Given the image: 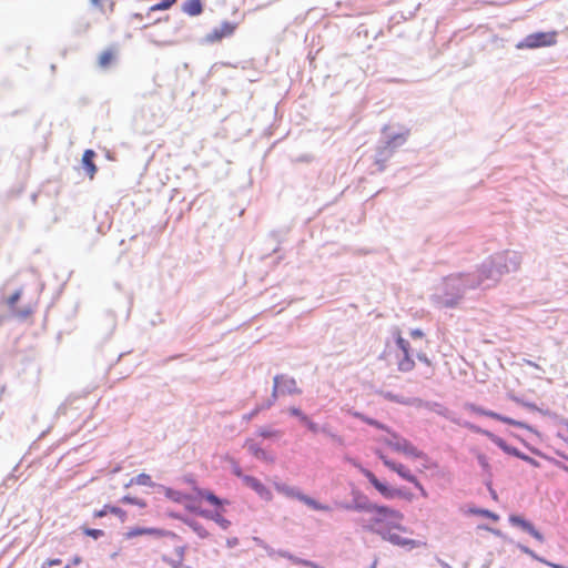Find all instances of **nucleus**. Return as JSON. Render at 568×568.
I'll use <instances>...</instances> for the list:
<instances>
[{"label":"nucleus","instance_id":"f257e3e1","mask_svg":"<svg viewBox=\"0 0 568 568\" xmlns=\"http://www.w3.org/2000/svg\"><path fill=\"white\" fill-rule=\"evenodd\" d=\"M169 538L162 544V560L171 568H183L186 547L181 538L173 532L166 531Z\"/></svg>","mask_w":568,"mask_h":568},{"label":"nucleus","instance_id":"f03ea898","mask_svg":"<svg viewBox=\"0 0 568 568\" xmlns=\"http://www.w3.org/2000/svg\"><path fill=\"white\" fill-rule=\"evenodd\" d=\"M363 509L373 515L372 521L377 527V531L379 534L382 529H387L398 523H402L404 519V515L399 510L387 506L369 504L364 506Z\"/></svg>","mask_w":568,"mask_h":568},{"label":"nucleus","instance_id":"7ed1b4c3","mask_svg":"<svg viewBox=\"0 0 568 568\" xmlns=\"http://www.w3.org/2000/svg\"><path fill=\"white\" fill-rule=\"evenodd\" d=\"M557 42V32H536L528 34L525 39L516 44L519 50L523 49H537L541 47H550Z\"/></svg>","mask_w":568,"mask_h":568},{"label":"nucleus","instance_id":"20e7f679","mask_svg":"<svg viewBox=\"0 0 568 568\" xmlns=\"http://www.w3.org/2000/svg\"><path fill=\"white\" fill-rule=\"evenodd\" d=\"M406 528L400 525V523L381 530V536L392 542L393 545L408 548H417L420 546V542L400 535V532H405Z\"/></svg>","mask_w":568,"mask_h":568},{"label":"nucleus","instance_id":"39448f33","mask_svg":"<svg viewBox=\"0 0 568 568\" xmlns=\"http://www.w3.org/2000/svg\"><path fill=\"white\" fill-rule=\"evenodd\" d=\"M389 436L381 437L378 440L394 449L395 452L403 453L407 456L419 457L420 452L412 445L407 439L397 436L394 433L387 432Z\"/></svg>","mask_w":568,"mask_h":568},{"label":"nucleus","instance_id":"423d86ee","mask_svg":"<svg viewBox=\"0 0 568 568\" xmlns=\"http://www.w3.org/2000/svg\"><path fill=\"white\" fill-rule=\"evenodd\" d=\"M22 290H17L13 292L10 296H8L4 300V304L8 307V310L11 312L12 316L16 317L19 321H27L29 320L34 311H36V304L33 305H27L24 307H17V303L21 298Z\"/></svg>","mask_w":568,"mask_h":568},{"label":"nucleus","instance_id":"0eeeda50","mask_svg":"<svg viewBox=\"0 0 568 568\" xmlns=\"http://www.w3.org/2000/svg\"><path fill=\"white\" fill-rule=\"evenodd\" d=\"M302 390L298 388L296 381L293 377H288L285 375H277L274 377V387L272 392V397L275 399L278 394L281 395H292V394H301Z\"/></svg>","mask_w":568,"mask_h":568},{"label":"nucleus","instance_id":"6e6552de","mask_svg":"<svg viewBox=\"0 0 568 568\" xmlns=\"http://www.w3.org/2000/svg\"><path fill=\"white\" fill-rule=\"evenodd\" d=\"M377 454L386 467H388L390 470L397 473L402 478L406 479L407 481L414 484L417 487H420V484H419L418 479L416 478V476H414L406 466L390 460L381 452H377Z\"/></svg>","mask_w":568,"mask_h":568},{"label":"nucleus","instance_id":"1a4fd4ad","mask_svg":"<svg viewBox=\"0 0 568 568\" xmlns=\"http://www.w3.org/2000/svg\"><path fill=\"white\" fill-rule=\"evenodd\" d=\"M396 343L403 352V358L398 362V369L402 372L412 371L415 366V363L410 356L412 348L409 342L403 338L400 334H397Z\"/></svg>","mask_w":568,"mask_h":568},{"label":"nucleus","instance_id":"9d476101","mask_svg":"<svg viewBox=\"0 0 568 568\" xmlns=\"http://www.w3.org/2000/svg\"><path fill=\"white\" fill-rule=\"evenodd\" d=\"M236 28V23L224 21L206 34V41L210 43L219 42L224 38L231 37L235 32Z\"/></svg>","mask_w":568,"mask_h":568},{"label":"nucleus","instance_id":"9b49d317","mask_svg":"<svg viewBox=\"0 0 568 568\" xmlns=\"http://www.w3.org/2000/svg\"><path fill=\"white\" fill-rule=\"evenodd\" d=\"M509 523L513 526L519 527L526 532H528L531 537H534L537 541L544 542L545 538L544 536L534 527L531 523L526 520L519 515H510L509 516Z\"/></svg>","mask_w":568,"mask_h":568},{"label":"nucleus","instance_id":"f8f14e48","mask_svg":"<svg viewBox=\"0 0 568 568\" xmlns=\"http://www.w3.org/2000/svg\"><path fill=\"white\" fill-rule=\"evenodd\" d=\"M364 476L369 480V483L385 497V498H393L397 495H399V491L396 489H392L387 487L385 484L379 481L377 477L371 471L365 469L363 471Z\"/></svg>","mask_w":568,"mask_h":568},{"label":"nucleus","instance_id":"ddd939ff","mask_svg":"<svg viewBox=\"0 0 568 568\" xmlns=\"http://www.w3.org/2000/svg\"><path fill=\"white\" fill-rule=\"evenodd\" d=\"M244 447H246V449L257 459L271 464L274 463V457L266 450L262 449L253 439H246Z\"/></svg>","mask_w":568,"mask_h":568},{"label":"nucleus","instance_id":"4468645a","mask_svg":"<svg viewBox=\"0 0 568 568\" xmlns=\"http://www.w3.org/2000/svg\"><path fill=\"white\" fill-rule=\"evenodd\" d=\"M243 483L252 488L255 493H257L261 497L266 499L271 498V491L255 477L253 476H244Z\"/></svg>","mask_w":568,"mask_h":568},{"label":"nucleus","instance_id":"2eb2a0df","mask_svg":"<svg viewBox=\"0 0 568 568\" xmlns=\"http://www.w3.org/2000/svg\"><path fill=\"white\" fill-rule=\"evenodd\" d=\"M142 535L164 536V535H166V531L159 529V528H153V527H150V528L134 527V528L129 529L125 532V538L131 539V538L142 536Z\"/></svg>","mask_w":568,"mask_h":568},{"label":"nucleus","instance_id":"dca6fc26","mask_svg":"<svg viewBox=\"0 0 568 568\" xmlns=\"http://www.w3.org/2000/svg\"><path fill=\"white\" fill-rule=\"evenodd\" d=\"M95 158V152L93 150H85L82 155V164L88 174V176L92 180L98 171L97 165L93 160Z\"/></svg>","mask_w":568,"mask_h":568},{"label":"nucleus","instance_id":"f3484780","mask_svg":"<svg viewBox=\"0 0 568 568\" xmlns=\"http://www.w3.org/2000/svg\"><path fill=\"white\" fill-rule=\"evenodd\" d=\"M467 408L470 412H473V413H475L477 415L487 416V417H490L493 419H497V420L504 422L506 424H514V422L510 418L501 416V415H499V414H497V413H495L493 410H486V409H484V408H481L479 406H476L474 404L467 405Z\"/></svg>","mask_w":568,"mask_h":568},{"label":"nucleus","instance_id":"a211bd4d","mask_svg":"<svg viewBox=\"0 0 568 568\" xmlns=\"http://www.w3.org/2000/svg\"><path fill=\"white\" fill-rule=\"evenodd\" d=\"M182 11L190 17L200 16L203 12V4L201 0H186L182 4Z\"/></svg>","mask_w":568,"mask_h":568},{"label":"nucleus","instance_id":"6ab92c4d","mask_svg":"<svg viewBox=\"0 0 568 568\" xmlns=\"http://www.w3.org/2000/svg\"><path fill=\"white\" fill-rule=\"evenodd\" d=\"M116 59V51L114 49H106L102 51L98 58V64L101 69H108Z\"/></svg>","mask_w":568,"mask_h":568},{"label":"nucleus","instance_id":"aec40b11","mask_svg":"<svg viewBox=\"0 0 568 568\" xmlns=\"http://www.w3.org/2000/svg\"><path fill=\"white\" fill-rule=\"evenodd\" d=\"M108 514L115 515L119 518H121L122 520H124L126 517V513L123 509L115 507V506H110V505H105L102 509L95 510L93 516L95 518H102V517L106 516Z\"/></svg>","mask_w":568,"mask_h":568},{"label":"nucleus","instance_id":"412c9836","mask_svg":"<svg viewBox=\"0 0 568 568\" xmlns=\"http://www.w3.org/2000/svg\"><path fill=\"white\" fill-rule=\"evenodd\" d=\"M301 501H303L305 505H307L308 507H311L315 510H323V511L329 510L328 506L322 505L318 501H316L315 499H313L306 495H303V497H301Z\"/></svg>","mask_w":568,"mask_h":568},{"label":"nucleus","instance_id":"4be33fe9","mask_svg":"<svg viewBox=\"0 0 568 568\" xmlns=\"http://www.w3.org/2000/svg\"><path fill=\"white\" fill-rule=\"evenodd\" d=\"M131 484L139 485V486H153L151 476L148 474H139L134 478L131 479Z\"/></svg>","mask_w":568,"mask_h":568},{"label":"nucleus","instance_id":"5701e85b","mask_svg":"<svg viewBox=\"0 0 568 568\" xmlns=\"http://www.w3.org/2000/svg\"><path fill=\"white\" fill-rule=\"evenodd\" d=\"M278 491L284 494L287 497L296 498L298 500H301V497H303V495H304L298 489H296L294 487H290V486L278 487Z\"/></svg>","mask_w":568,"mask_h":568},{"label":"nucleus","instance_id":"b1692460","mask_svg":"<svg viewBox=\"0 0 568 568\" xmlns=\"http://www.w3.org/2000/svg\"><path fill=\"white\" fill-rule=\"evenodd\" d=\"M353 415H354L355 417H357V418L362 419L363 422H365L366 424H368V425H371V426H374V427H376V428H379V429H383V430L388 432V428H387L385 425L381 424L379 422H377V420H375V419H372V418H369V417H366V416H364V415H363V414H361V413H354Z\"/></svg>","mask_w":568,"mask_h":568},{"label":"nucleus","instance_id":"393cba45","mask_svg":"<svg viewBox=\"0 0 568 568\" xmlns=\"http://www.w3.org/2000/svg\"><path fill=\"white\" fill-rule=\"evenodd\" d=\"M175 2H176V0H162L159 3H155V4L151 6L150 7V11H164V10H169Z\"/></svg>","mask_w":568,"mask_h":568},{"label":"nucleus","instance_id":"a878e982","mask_svg":"<svg viewBox=\"0 0 568 568\" xmlns=\"http://www.w3.org/2000/svg\"><path fill=\"white\" fill-rule=\"evenodd\" d=\"M164 495L166 498L181 503L183 500V494L179 490H174L172 488H164Z\"/></svg>","mask_w":568,"mask_h":568},{"label":"nucleus","instance_id":"bb28decb","mask_svg":"<svg viewBox=\"0 0 568 568\" xmlns=\"http://www.w3.org/2000/svg\"><path fill=\"white\" fill-rule=\"evenodd\" d=\"M200 496L214 506H220L222 504L219 497L209 490L201 491Z\"/></svg>","mask_w":568,"mask_h":568},{"label":"nucleus","instance_id":"cd10ccee","mask_svg":"<svg viewBox=\"0 0 568 568\" xmlns=\"http://www.w3.org/2000/svg\"><path fill=\"white\" fill-rule=\"evenodd\" d=\"M81 529L85 536L91 537L93 539H99L104 536V531L101 529H93L88 527H82Z\"/></svg>","mask_w":568,"mask_h":568},{"label":"nucleus","instance_id":"c85d7f7f","mask_svg":"<svg viewBox=\"0 0 568 568\" xmlns=\"http://www.w3.org/2000/svg\"><path fill=\"white\" fill-rule=\"evenodd\" d=\"M527 554H529L532 558L537 559L538 561H540L541 564L548 566V567H551V568H568L564 565H560V564H556V562H551L545 558H540L538 556H536L532 551H529V550H526Z\"/></svg>","mask_w":568,"mask_h":568},{"label":"nucleus","instance_id":"c756f323","mask_svg":"<svg viewBox=\"0 0 568 568\" xmlns=\"http://www.w3.org/2000/svg\"><path fill=\"white\" fill-rule=\"evenodd\" d=\"M257 434L263 438H272L280 437L281 433L278 430L270 429V428H261Z\"/></svg>","mask_w":568,"mask_h":568},{"label":"nucleus","instance_id":"7c9ffc66","mask_svg":"<svg viewBox=\"0 0 568 568\" xmlns=\"http://www.w3.org/2000/svg\"><path fill=\"white\" fill-rule=\"evenodd\" d=\"M122 501L125 503V504L138 505L139 507H145L146 506V503L144 500L136 499V498L130 497V496H124L122 498Z\"/></svg>","mask_w":568,"mask_h":568},{"label":"nucleus","instance_id":"2f4dec72","mask_svg":"<svg viewBox=\"0 0 568 568\" xmlns=\"http://www.w3.org/2000/svg\"><path fill=\"white\" fill-rule=\"evenodd\" d=\"M290 559L296 565H302V566L310 567V568L316 567V564L313 561H310V560L301 559V558L293 557V556H291Z\"/></svg>","mask_w":568,"mask_h":568},{"label":"nucleus","instance_id":"473e14b6","mask_svg":"<svg viewBox=\"0 0 568 568\" xmlns=\"http://www.w3.org/2000/svg\"><path fill=\"white\" fill-rule=\"evenodd\" d=\"M302 423L305 424L312 433L318 432L317 424L312 422L307 416H302Z\"/></svg>","mask_w":568,"mask_h":568},{"label":"nucleus","instance_id":"72a5a7b5","mask_svg":"<svg viewBox=\"0 0 568 568\" xmlns=\"http://www.w3.org/2000/svg\"><path fill=\"white\" fill-rule=\"evenodd\" d=\"M477 514H479L484 517H487L489 519H493L494 521H497L499 519L498 515H496L489 510H486V509L477 510Z\"/></svg>","mask_w":568,"mask_h":568},{"label":"nucleus","instance_id":"f704fd0d","mask_svg":"<svg viewBox=\"0 0 568 568\" xmlns=\"http://www.w3.org/2000/svg\"><path fill=\"white\" fill-rule=\"evenodd\" d=\"M478 462L480 464V466L485 469V470H489V463H488V459L486 456L484 455H479L478 456Z\"/></svg>","mask_w":568,"mask_h":568},{"label":"nucleus","instance_id":"c9c22d12","mask_svg":"<svg viewBox=\"0 0 568 568\" xmlns=\"http://www.w3.org/2000/svg\"><path fill=\"white\" fill-rule=\"evenodd\" d=\"M61 565V559L59 558H55V559H48L47 561L43 562L42 565V568H45L47 566H59Z\"/></svg>","mask_w":568,"mask_h":568},{"label":"nucleus","instance_id":"e433bc0d","mask_svg":"<svg viewBox=\"0 0 568 568\" xmlns=\"http://www.w3.org/2000/svg\"><path fill=\"white\" fill-rule=\"evenodd\" d=\"M290 414L293 415V416H296L298 417L301 420H302V416H306L305 414H303L298 408L296 407H291L288 409Z\"/></svg>","mask_w":568,"mask_h":568},{"label":"nucleus","instance_id":"4c0bfd02","mask_svg":"<svg viewBox=\"0 0 568 568\" xmlns=\"http://www.w3.org/2000/svg\"><path fill=\"white\" fill-rule=\"evenodd\" d=\"M410 336H412L414 339H420V341H422V339H423V337H424V334H423V332H422V331H419V329H414V331H412V332H410Z\"/></svg>","mask_w":568,"mask_h":568},{"label":"nucleus","instance_id":"58836bf2","mask_svg":"<svg viewBox=\"0 0 568 568\" xmlns=\"http://www.w3.org/2000/svg\"><path fill=\"white\" fill-rule=\"evenodd\" d=\"M524 362H525L526 365H528L530 367H534V368L539 369V371H544L537 363H535L532 361L525 359Z\"/></svg>","mask_w":568,"mask_h":568},{"label":"nucleus","instance_id":"ea45409f","mask_svg":"<svg viewBox=\"0 0 568 568\" xmlns=\"http://www.w3.org/2000/svg\"><path fill=\"white\" fill-rule=\"evenodd\" d=\"M417 358L427 365H430V361L427 358V356L424 353H417Z\"/></svg>","mask_w":568,"mask_h":568},{"label":"nucleus","instance_id":"a19ab883","mask_svg":"<svg viewBox=\"0 0 568 568\" xmlns=\"http://www.w3.org/2000/svg\"><path fill=\"white\" fill-rule=\"evenodd\" d=\"M234 474H235L237 477L242 478V479H243V477L245 476V475H243V474H242V470H241V468H240V467H235V468H234Z\"/></svg>","mask_w":568,"mask_h":568},{"label":"nucleus","instance_id":"79ce46f5","mask_svg":"<svg viewBox=\"0 0 568 568\" xmlns=\"http://www.w3.org/2000/svg\"><path fill=\"white\" fill-rule=\"evenodd\" d=\"M331 437H332L334 440H336V442H338V443H342V438H341L339 436L334 435V434H331Z\"/></svg>","mask_w":568,"mask_h":568},{"label":"nucleus","instance_id":"37998d69","mask_svg":"<svg viewBox=\"0 0 568 568\" xmlns=\"http://www.w3.org/2000/svg\"><path fill=\"white\" fill-rule=\"evenodd\" d=\"M258 413V408L254 409L246 418L250 419Z\"/></svg>","mask_w":568,"mask_h":568},{"label":"nucleus","instance_id":"c03bdc74","mask_svg":"<svg viewBox=\"0 0 568 568\" xmlns=\"http://www.w3.org/2000/svg\"><path fill=\"white\" fill-rule=\"evenodd\" d=\"M133 18H135L138 20H142L143 16L141 13H134Z\"/></svg>","mask_w":568,"mask_h":568},{"label":"nucleus","instance_id":"a18cd8bd","mask_svg":"<svg viewBox=\"0 0 568 568\" xmlns=\"http://www.w3.org/2000/svg\"><path fill=\"white\" fill-rule=\"evenodd\" d=\"M79 562H80V558H75V559L73 560V564H74V565H77V564H79Z\"/></svg>","mask_w":568,"mask_h":568},{"label":"nucleus","instance_id":"49530a36","mask_svg":"<svg viewBox=\"0 0 568 568\" xmlns=\"http://www.w3.org/2000/svg\"><path fill=\"white\" fill-rule=\"evenodd\" d=\"M94 4H98L100 0H91Z\"/></svg>","mask_w":568,"mask_h":568},{"label":"nucleus","instance_id":"de8ad7c7","mask_svg":"<svg viewBox=\"0 0 568 568\" xmlns=\"http://www.w3.org/2000/svg\"><path fill=\"white\" fill-rule=\"evenodd\" d=\"M64 568H69V566H65Z\"/></svg>","mask_w":568,"mask_h":568}]
</instances>
